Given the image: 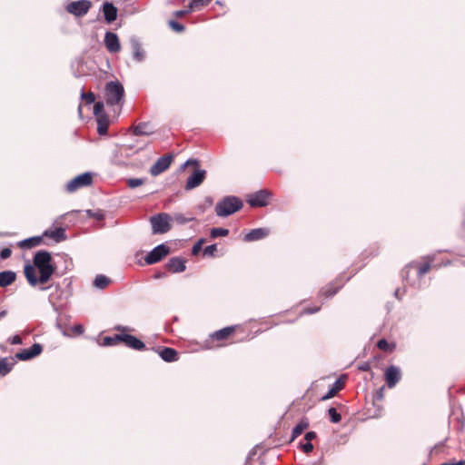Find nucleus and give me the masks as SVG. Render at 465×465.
I'll list each match as a JSON object with an SVG mask.
<instances>
[{
    "label": "nucleus",
    "mask_w": 465,
    "mask_h": 465,
    "mask_svg": "<svg viewBox=\"0 0 465 465\" xmlns=\"http://www.w3.org/2000/svg\"><path fill=\"white\" fill-rule=\"evenodd\" d=\"M15 362L9 361L7 358H1L0 359V375L5 376L8 374L14 366Z\"/></svg>",
    "instance_id": "obj_30"
},
{
    "label": "nucleus",
    "mask_w": 465,
    "mask_h": 465,
    "mask_svg": "<svg viewBox=\"0 0 465 465\" xmlns=\"http://www.w3.org/2000/svg\"><path fill=\"white\" fill-rule=\"evenodd\" d=\"M93 183V175L90 173H84L73 178L66 183V191L70 193L84 187H88Z\"/></svg>",
    "instance_id": "obj_6"
},
{
    "label": "nucleus",
    "mask_w": 465,
    "mask_h": 465,
    "mask_svg": "<svg viewBox=\"0 0 465 465\" xmlns=\"http://www.w3.org/2000/svg\"><path fill=\"white\" fill-rule=\"evenodd\" d=\"M122 342V332L114 334V336H106L102 339L100 345L102 346H114Z\"/></svg>",
    "instance_id": "obj_29"
},
{
    "label": "nucleus",
    "mask_w": 465,
    "mask_h": 465,
    "mask_svg": "<svg viewBox=\"0 0 465 465\" xmlns=\"http://www.w3.org/2000/svg\"><path fill=\"white\" fill-rule=\"evenodd\" d=\"M309 427V420L307 418H302L298 424L293 428L292 432L291 441L299 437Z\"/></svg>",
    "instance_id": "obj_26"
},
{
    "label": "nucleus",
    "mask_w": 465,
    "mask_h": 465,
    "mask_svg": "<svg viewBox=\"0 0 465 465\" xmlns=\"http://www.w3.org/2000/svg\"><path fill=\"white\" fill-rule=\"evenodd\" d=\"M97 119V132L100 135H104L107 134L109 127V119L107 115H102L96 117Z\"/></svg>",
    "instance_id": "obj_28"
},
{
    "label": "nucleus",
    "mask_w": 465,
    "mask_h": 465,
    "mask_svg": "<svg viewBox=\"0 0 465 465\" xmlns=\"http://www.w3.org/2000/svg\"><path fill=\"white\" fill-rule=\"evenodd\" d=\"M124 96L123 84L118 81H110L104 87V98L107 105H117Z\"/></svg>",
    "instance_id": "obj_3"
},
{
    "label": "nucleus",
    "mask_w": 465,
    "mask_h": 465,
    "mask_svg": "<svg viewBox=\"0 0 465 465\" xmlns=\"http://www.w3.org/2000/svg\"><path fill=\"white\" fill-rule=\"evenodd\" d=\"M385 397V386H381L373 395V402H381Z\"/></svg>",
    "instance_id": "obj_36"
},
{
    "label": "nucleus",
    "mask_w": 465,
    "mask_h": 465,
    "mask_svg": "<svg viewBox=\"0 0 465 465\" xmlns=\"http://www.w3.org/2000/svg\"><path fill=\"white\" fill-rule=\"evenodd\" d=\"M193 10H190V7L188 6V9L176 11L174 13V15L176 17H183V16H184L185 15L189 14Z\"/></svg>",
    "instance_id": "obj_49"
},
{
    "label": "nucleus",
    "mask_w": 465,
    "mask_h": 465,
    "mask_svg": "<svg viewBox=\"0 0 465 465\" xmlns=\"http://www.w3.org/2000/svg\"><path fill=\"white\" fill-rule=\"evenodd\" d=\"M127 183L130 188H135L137 186L142 185L143 183V180L138 179V178H133V179H129L127 181Z\"/></svg>",
    "instance_id": "obj_45"
},
{
    "label": "nucleus",
    "mask_w": 465,
    "mask_h": 465,
    "mask_svg": "<svg viewBox=\"0 0 465 465\" xmlns=\"http://www.w3.org/2000/svg\"><path fill=\"white\" fill-rule=\"evenodd\" d=\"M151 223L153 233H165L171 229V217L168 213H163L151 217Z\"/></svg>",
    "instance_id": "obj_8"
},
{
    "label": "nucleus",
    "mask_w": 465,
    "mask_h": 465,
    "mask_svg": "<svg viewBox=\"0 0 465 465\" xmlns=\"http://www.w3.org/2000/svg\"><path fill=\"white\" fill-rule=\"evenodd\" d=\"M131 46L134 54V57L137 62H142L144 59V52L137 40L131 41Z\"/></svg>",
    "instance_id": "obj_27"
},
{
    "label": "nucleus",
    "mask_w": 465,
    "mask_h": 465,
    "mask_svg": "<svg viewBox=\"0 0 465 465\" xmlns=\"http://www.w3.org/2000/svg\"><path fill=\"white\" fill-rule=\"evenodd\" d=\"M104 45L110 53H117L121 49L119 38L116 34L107 32L104 35Z\"/></svg>",
    "instance_id": "obj_16"
},
{
    "label": "nucleus",
    "mask_w": 465,
    "mask_h": 465,
    "mask_svg": "<svg viewBox=\"0 0 465 465\" xmlns=\"http://www.w3.org/2000/svg\"><path fill=\"white\" fill-rule=\"evenodd\" d=\"M42 242L43 239L41 236H35L19 242L18 246L22 249H32L40 245Z\"/></svg>",
    "instance_id": "obj_24"
},
{
    "label": "nucleus",
    "mask_w": 465,
    "mask_h": 465,
    "mask_svg": "<svg viewBox=\"0 0 465 465\" xmlns=\"http://www.w3.org/2000/svg\"><path fill=\"white\" fill-rule=\"evenodd\" d=\"M104 104L103 102H97L94 104V114L96 117H99V116H102V115H105V114L104 113Z\"/></svg>",
    "instance_id": "obj_38"
},
{
    "label": "nucleus",
    "mask_w": 465,
    "mask_h": 465,
    "mask_svg": "<svg viewBox=\"0 0 465 465\" xmlns=\"http://www.w3.org/2000/svg\"><path fill=\"white\" fill-rule=\"evenodd\" d=\"M28 350H29V352L31 353V355L33 357H35L42 352L43 347L39 343H35Z\"/></svg>",
    "instance_id": "obj_40"
},
{
    "label": "nucleus",
    "mask_w": 465,
    "mask_h": 465,
    "mask_svg": "<svg viewBox=\"0 0 465 465\" xmlns=\"http://www.w3.org/2000/svg\"><path fill=\"white\" fill-rule=\"evenodd\" d=\"M74 331L79 334H82L84 332V328L82 325H75L74 327Z\"/></svg>",
    "instance_id": "obj_55"
},
{
    "label": "nucleus",
    "mask_w": 465,
    "mask_h": 465,
    "mask_svg": "<svg viewBox=\"0 0 465 465\" xmlns=\"http://www.w3.org/2000/svg\"><path fill=\"white\" fill-rule=\"evenodd\" d=\"M242 202L235 196H227L215 205V213L220 217H226L239 211Z\"/></svg>",
    "instance_id": "obj_4"
},
{
    "label": "nucleus",
    "mask_w": 465,
    "mask_h": 465,
    "mask_svg": "<svg viewBox=\"0 0 465 465\" xmlns=\"http://www.w3.org/2000/svg\"><path fill=\"white\" fill-rule=\"evenodd\" d=\"M174 219H175V221H177L180 223H185L191 220V219L183 218L181 214H176L174 216Z\"/></svg>",
    "instance_id": "obj_52"
},
{
    "label": "nucleus",
    "mask_w": 465,
    "mask_h": 465,
    "mask_svg": "<svg viewBox=\"0 0 465 465\" xmlns=\"http://www.w3.org/2000/svg\"><path fill=\"white\" fill-rule=\"evenodd\" d=\"M301 449L305 452V453H310L313 450V445L307 441L305 443H301Z\"/></svg>",
    "instance_id": "obj_47"
},
{
    "label": "nucleus",
    "mask_w": 465,
    "mask_h": 465,
    "mask_svg": "<svg viewBox=\"0 0 465 465\" xmlns=\"http://www.w3.org/2000/svg\"><path fill=\"white\" fill-rule=\"evenodd\" d=\"M173 159V157L172 154H164L163 156L160 157L150 168V173L153 176H157L163 173L170 167Z\"/></svg>",
    "instance_id": "obj_13"
},
{
    "label": "nucleus",
    "mask_w": 465,
    "mask_h": 465,
    "mask_svg": "<svg viewBox=\"0 0 465 465\" xmlns=\"http://www.w3.org/2000/svg\"><path fill=\"white\" fill-rule=\"evenodd\" d=\"M315 438H316V433H315L314 431H309V432H307V433L305 434V437H304V439H305L307 441H309V442H311V440H313V439H315Z\"/></svg>",
    "instance_id": "obj_51"
},
{
    "label": "nucleus",
    "mask_w": 465,
    "mask_h": 465,
    "mask_svg": "<svg viewBox=\"0 0 465 465\" xmlns=\"http://www.w3.org/2000/svg\"><path fill=\"white\" fill-rule=\"evenodd\" d=\"M12 254V250L10 248H4L1 252H0V258L2 260H5V259H8Z\"/></svg>",
    "instance_id": "obj_48"
},
{
    "label": "nucleus",
    "mask_w": 465,
    "mask_h": 465,
    "mask_svg": "<svg viewBox=\"0 0 465 465\" xmlns=\"http://www.w3.org/2000/svg\"><path fill=\"white\" fill-rule=\"evenodd\" d=\"M343 286L341 279H335L326 285L322 286L319 291V296L324 299L334 296Z\"/></svg>",
    "instance_id": "obj_12"
},
{
    "label": "nucleus",
    "mask_w": 465,
    "mask_h": 465,
    "mask_svg": "<svg viewBox=\"0 0 465 465\" xmlns=\"http://www.w3.org/2000/svg\"><path fill=\"white\" fill-rule=\"evenodd\" d=\"M34 264H25V277L28 283L35 287L38 283H46L54 274L55 267L52 264V256L47 251L37 252L33 259Z\"/></svg>",
    "instance_id": "obj_1"
},
{
    "label": "nucleus",
    "mask_w": 465,
    "mask_h": 465,
    "mask_svg": "<svg viewBox=\"0 0 465 465\" xmlns=\"http://www.w3.org/2000/svg\"><path fill=\"white\" fill-rule=\"evenodd\" d=\"M206 172L204 170H195L187 179L185 189L192 190L198 187L205 179Z\"/></svg>",
    "instance_id": "obj_15"
},
{
    "label": "nucleus",
    "mask_w": 465,
    "mask_h": 465,
    "mask_svg": "<svg viewBox=\"0 0 465 465\" xmlns=\"http://www.w3.org/2000/svg\"><path fill=\"white\" fill-rule=\"evenodd\" d=\"M458 463H460L461 465H465V460H460Z\"/></svg>",
    "instance_id": "obj_57"
},
{
    "label": "nucleus",
    "mask_w": 465,
    "mask_h": 465,
    "mask_svg": "<svg viewBox=\"0 0 465 465\" xmlns=\"http://www.w3.org/2000/svg\"><path fill=\"white\" fill-rule=\"evenodd\" d=\"M229 233V230L223 228H213L211 230V237L217 238L222 236H227Z\"/></svg>",
    "instance_id": "obj_34"
},
{
    "label": "nucleus",
    "mask_w": 465,
    "mask_h": 465,
    "mask_svg": "<svg viewBox=\"0 0 465 465\" xmlns=\"http://www.w3.org/2000/svg\"><path fill=\"white\" fill-rule=\"evenodd\" d=\"M321 310L320 306H314V307H306L302 310V314H312L316 313Z\"/></svg>",
    "instance_id": "obj_46"
},
{
    "label": "nucleus",
    "mask_w": 465,
    "mask_h": 465,
    "mask_svg": "<svg viewBox=\"0 0 465 465\" xmlns=\"http://www.w3.org/2000/svg\"><path fill=\"white\" fill-rule=\"evenodd\" d=\"M81 96L82 99H84L87 104H91L95 101V95L92 92L83 93Z\"/></svg>",
    "instance_id": "obj_41"
},
{
    "label": "nucleus",
    "mask_w": 465,
    "mask_h": 465,
    "mask_svg": "<svg viewBox=\"0 0 465 465\" xmlns=\"http://www.w3.org/2000/svg\"><path fill=\"white\" fill-rule=\"evenodd\" d=\"M15 357L20 360V361H27V360H30L32 358H34L31 353L29 352V350L26 349V350H23L19 352L16 353Z\"/></svg>",
    "instance_id": "obj_39"
},
{
    "label": "nucleus",
    "mask_w": 465,
    "mask_h": 465,
    "mask_svg": "<svg viewBox=\"0 0 465 465\" xmlns=\"http://www.w3.org/2000/svg\"><path fill=\"white\" fill-rule=\"evenodd\" d=\"M204 242H205L204 239L198 240V242L193 246V249H192L193 255H197L201 252V250L203 248V244Z\"/></svg>",
    "instance_id": "obj_42"
},
{
    "label": "nucleus",
    "mask_w": 465,
    "mask_h": 465,
    "mask_svg": "<svg viewBox=\"0 0 465 465\" xmlns=\"http://www.w3.org/2000/svg\"><path fill=\"white\" fill-rule=\"evenodd\" d=\"M86 214L88 217L94 218L98 221H102L104 218V214L103 211H101V210H97L95 212H94L92 210H87Z\"/></svg>",
    "instance_id": "obj_37"
},
{
    "label": "nucleus",
    "mask_w": 465,
    "mask_h": 465,
    "mask_svg": "<svg viewBox=\"0 0 465 465\" xmlns=\"http://www.w3.org/2000/svg\"><path fill=\"white\" fill-rule=\"evenodd\" d=\"M186 260L181 257H173L165 264L166 269L171 272H182L186 269Z\"/></svg>",
    "instance_id": "obj_17"
},
{
    "label": "nucleus",
    "mask_w": 465,
    "mask_h": 465,
    "mask_svg": "<svg viewBox=\"0 0 465 465\" xmlns=\"http://www.w3.org/2000/svg\"><path fill=\"white\" fill-rule=\"evenodd\" d=\"M134 134L135 135H151L154 134L153 125L148 122L140 123L134 126Z\"/></svg>",
    "instance_id": "obj_21"
},
{
    "label": "nucleus",
    "mask_w": 465,
    "mask_h": 465,
    "mask_svg": "<svg viewBox=\"0 0 465 465\" xmlns=\"http://www.w3.org/2000/svg\"><path fill=\"white\" fill-rule=\"evenodd\" d=\"M169 25L173 30H174L178 33H181L184 30V26L182 24H180L176 21H173V20H171L169 22Z\"/></svg>",
    "instance_id": "obj_44"
},
{
    "label": "nucleus",
    "mask_w": 465,
    "mask_h": 465,
    "mask_svg": "<svg viewBox=\"0 0 465 465\" xmlns=\"http://www.w3.org/2000/svg\"><path fill=\"white\" fill-rule=\"evenodd\" d=\"M401 379V369L397 366L391 365L386 368L384 371V380L387 386L391 389L396 386V384Z\"/></svg>",
    "instance_id": "obj_14"
},
{
    "label": "nucleus",
    "mask_w": 465,
    "mask_h": 465,
    "mask_svg": "<svg viewBox=\"0 0 465 465\" xmlns=\"http://www.w3.org/2000/svg\"><path fill=\"white\" fill-rule=\"evenodd\" d=\"M328 413L332 423H339L341 421V416L335 408H330Z\"/></svg>",
    "instance_id": "obj_35"
},
{
    "label": "nucleus",
    "mask_w": 465,
    "mask_h": 465,
    "mask_svg": "<svg viewBox=\"0 0 465 465\" xmlns=\"http://www.w3.org/2000/svg\"><path fill=\"white\" fill-rule=\"evenodd\" d=\"M15 280L16 274L13 271H4L0 272V287L2 288L11 285Z\"/></svg>",
    "instance_id": "obj_23"
},
{
    "label": "nucleus",
    "mask_w": 465,
    "mask_h": 465,
    "mask_svg": "<svg viewBox=\"0 0 465 465\" xmlns=\"http://www.w3.org/2000/svg\"><path fill=\"white\" fill-rule=\"evenodd\" d=\"M272 193L268 190H261L254 193L248 194L246 202L252 207H263L269 204Z\"/></svg>",
    "instance_id": "obj_9"
},
{
    "label": "nucleus",
    "mask_w": 465,
    "mask_h": 465,
    "mask_svg": "<svg viewBox=\"0 0 465 465\" xmlns=\"http://www.w3.org/2000/svg\"><path fill=\"white\" fill-rule=\"evenodd\" d=\"M44 235L54 239L55 242H61L66 239L65 231L63 228L47 230L45 232Z\"/></svg>",
    "instance_id": "obj_25"
},
{
    "label": "nucleus",
    "mask_w": 465,
    "mask_h": 465,
    "mask_svg": "<svg viewBox=\"0 0 465 465\" xmlns=\"http://www.w3.org/2000/svg\"><path fill=\"white\" fill-rule=\"evenodd\" d=\"M185 166L187 165H198V162L197 160H193V159H189L185 162L184 163Z\"/></svg>",
    "instance_id": "obj_54"
},
{
    "label": "nucleus",
    "mask_w": 465,
    "mask_h": 465,
    "mask_svg": "<svg viewBox=\"0 0 465 465\" xmlns=\"http://www.w3.org/2000/svg\"><path fill=\"white\" fill-rule=\"evenodd\" d=\"M237 332H243L240 325H232L218 330L209 335L207 342L210 348L223 347L233 342V337Z\"/></svg>",
    "instance_id": "obj_2"
},
{
    "label": "nucleus",
    "mask_w": 465,
    "mask_h": 465,
    "mask_svg": "<svg viewBox=\"0 0 465 465\" xmlns=\"http://www.w3.org/2000/svg\"><path fill=\"white\" fill-rule=\"evenodd\" d=\"M111 282V280L105 276V275H103V274H99L95 277L94 281V286L95 288H98V289H104L106 288Z\"/></svg>",
    "instance_id": "obj_31"
},
{
    "label": "nucleus",
    "mask_w": 465,
    "mask_h": 465,
    "mask_svg": "<svg viewBox=\"0 0 465 465\" xmlns=\"http://www.w3.org/2000/svg\"><path fill=\"white\" fill-rule=\"evenodd\" d=\"M358 369L361 371H369L371 370V365L369 362H362L359 365Z\"/></svg>",
    "instance_id": "obj_50"
},
{
    "label": "nucleus",
    "mask_w": 465,
    "mask_h": 465,
    "mask_svg": "<svg viewBox=\"0 0 465 465\" xmlns=\"http://www.w3.org/2000/svg\"><path fill=\"white\" fill-rule=\"evenodd\" d=\"M115 330L122 332V342L128 348H131L133 350L136 351H143L145 348V344L143 341L139 340L134 335L126 333V331H129L128 327L125 326H115Z\"/></svg>",
    "instance_id": "obj_7"
},
{
    "label": "nucleus",
    "mask_w": 465,
    "mask_h": 465,
    "mask_svg": "<svg viewBox=\"0 0 465 465\" xmlns=\"http://www.w3.org/2000/svg\"><path fill=\"white\" fill-rule=\"evenodd\" d=\"M159 356L166 362L178 361V352L173 348L163 347L158 349Z\"/></svg>",
    "instance_id": "obj_18"
},
{
    "label": "nucleus",
    "mask_w": 465,
    "mask_h": 465,
    "mask_svg": "<svg viewBox=\"0 0 465 465\" xmlns=\"http://www.w3.org/2000/svg\"><path fill=\"white\" fill-rule=\"evenodd\" d=\"M12 344H21L22 343V338L19 335H15L12 338Z\"/></svg>",
    "instance_id": "obj_53"
},
{
    "label": "nucleus",
    "mask_w": 465,
    "mask_h": 465,
    "mask_svg": "<svg viewBox=\"0 0 465 465\" xmlns=\"http://www.w3.org/2000/svg\"><path fill=\"white\" fill-rule=\"evenodd\" d=\"M269 234V230L266 228H257L250 231L244 236L245 242H254L265 238Z\"/></svg>",
    "instance_id": "obj_20"
},
{
    "label": "nucleus",
    "mask_w": 465,
    "mask_h": 465,
    "mask_svg": "<svg viewBox=\"0 0 465 465\" xmlns=\"http://www.w3.org/2000/svg\"><path fill=\"white\" fill-rule=\"evenodd\" d=\"M434 259L432 257H425L420 262H412L409 263L402 271L404 276L408 277L410 271L415 269L419 278L428 273L433 267Z\"/></svg>",
    "instance_id": "obj_5"
},
{
    "label": "nucleus",
    "mask_w": 465,
    "mask_h": 465,
    "mask_svg": "<svg viewBox=\"0 0 465 465\" xmlns=\"http://www.w3.org/2000/svg\"><path fill=\"white\" fill-rule=\"evenodd\" d=\"M346 377H341L339 378L333 384L332 388L329 390L327 394L322 397V401L329 400L336 395L338 391H340L345 383Z\"/></svg>",
    "instance_id": "obj_22"
},
{
    "label": "nucleus",
    "mask_w": 465,
    "mask_h": 465,
    "mask_svg": "<svg viewBox=\"0 0 465 465\" xmlns=\"http://www.w3.org/2000/svg\"><path fill=\"white\" fill-rule=\"evenodd\" d=\"M377 347L383 351L392 352L396 347L395 343H390L385 339H381L377 342Z\"/></svg>",
    "instance_id": "obj_32"
},
{
    "label": "nucleus",
    "mask_w": 465,
    "mask_h": 465,
    "mask_svg": "<svg viewBox=\"0 0 465 465\" xmlns=\"http://www.w3.org/2000/svg\"><path fill=\"white\" fill-rule=\"evenodd\" d=\"M170 253V248L165 244H160L154 247L144 258L147 264H154L162 261Z\"/></svg>",
    "instance_id": "obj_11"
},
{
    "label": "nucleus",
    "mask_w": 465,
    "mask_h": 465,
    "mask_svg": "<svg viewBox=\"0 0 465 465\" xmlns=\"http://www.w3.org/2000/svg\"><path fill=\"white\" fill-rule=\"evenodd\" d=\"M217 251L216 244H212L203 249V255L204 256H214V253Z\"/></svg>",
    "instance_id": "obj_43"
},
{
    "label": "nucleus",
    "mask_w": 465,
    "mask_h": 465,
    "mask_svg": "<svg viewBox=\"0 0 465 465\" xmlns=\"http://www.w3.org/2000/svg\"><path fill=\"white\" fill-rule=\"evenodd\" d=\"M212 0H192L189 4L190 10H199L206 6Z\"/></svg>",
    "instance_id": "obj_33"
},
{
    "label": "nucleus",
    "mask_w": 465,
    "mask_h": 465,
    "mask_svg": "<svg viewBox=\"0 0 465 465\" xmlns=\"http://www.w3.org/2000/svg\"><path fill=\"white\" fill-rule=\"evenodd\" d=\"M440 465H461V464H460V463H458V461H457V462L442 463V464H440Z\"/></svg>",
    "instance_id": "obj_56"
},
{
    "label": "nucleus",
    "mask_w": 465,
    "mask_h": 465,
    "mask_svg": "<svg viewBox=\"0 0 465 465\" xmlns=\"http://www.w3.org/2000/svg\"><path fill=\"white\" fill-rule=\"evenodd\" d=\"M103 13L106 23L111 24L117 18V8L112 3L103 5Z\"/></svg>",
    "instance_id": "obj_19"
},
{
    "label": "nucleus",
    "mask_w": 465,
    "mask_h": 465,
    "mask_svg": "<svg viewBox=\"0 0 465 465\" xmlns=\"http://www.w3.org/2000/svg\"><path fill=\"white\" fill-rule=\"evenodd\" d=\"M92 6L89 0L73 1L66 5V11L75 16H84L88 13Z\"/></svg>",
    "instance_id": "obj_10"
}]
</instances>
